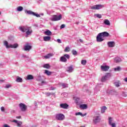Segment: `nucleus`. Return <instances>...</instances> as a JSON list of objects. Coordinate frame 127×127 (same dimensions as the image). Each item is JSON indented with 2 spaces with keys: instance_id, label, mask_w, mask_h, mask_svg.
Listing matches in <instances>:
<instances>
[{
  "instance_id": "423d86ee",
  "label": "nucleus",
  "mask_w": 127,
  "mask_h": 127,
  "mask_svg": "<svg viewBox=\"0 0 127 127\" xmlns=\"http://www.w3.org/2000/svg\"><path fill=\"white\" fill-rule=\"evenodd\" d=\"M62 18V15L60 14L59 16L56 15L52 16V18H50V20L52 21H58L60 20Z\"/></svg>"
},
{
  "instance_id": "f704fd0d",
  "label": "nucleus",
  "mask_w": 127,
  "mask_h": 127,
  "mask_svg": "<svg viewBox=\"0 0 127 127\" xmlns=\"http://www.w3.org/2000/svg\"><path fill=\"white\" fill-rule=\"evenodd\" d=\"M21 125H22V122L21 121H18L17 123V127H21Z\"/></svg>"
},
{
  "instance_id": "4c0bfd02",
  "label": "nucleus",
  "mask_w": 127,
  "mask_h": 127,
  "mask_svg": "<svg viewBox=\"0 0 127 127\" xmlns=\"http://www.w3.org/2000/svg\"><path fill=\"white\" fill-rule=\"evenodd\" d=\"M107 93H108L109 95H114V93H114V91L113 90H111L109 92L107 91Z\"/></svg>"
},
{
  "instance_id": "603ef678",
  "label": "nucleus",
  "mask_w": 127,
  "mask_h": 127,
  "mask_svg": "<svg viewBox=\"0 0 127 127\" xmlns=\"http://www.w3.org/2000/svg\"><path fill=\"white\" fill-rule=\"evenodd\" d=\"M79 42H81V43H83V41L82 39H79Z\"/></svg>"
},
{
  "instance_id": "864d4df0",
  "label": "nucleus",
  "mask_w": 127,
  "mask_h": 127,
  "mask_svg": "<svg viewBox=\"0 0 127 127\" xmlns=\"http://www.w3.org/2000/svg\"><path fill=\"white\" fill-rule=\"evenodd\" d=\"M16 119H21V116L16 117Z\"/></svg>"
},
{
  "instance_id": "2eb2a0df",
  "label": "nucleus",
  "mask_w": 127,
  "mask_h": 127,
  "mask_svg": "<svg viewBox=\"0 0 127 127\" xmlns=\"http://www.w3.org/2000/svg\"><path fill=\"white\" fill-rule=\"evenodd\" d=\"M60 107V108H61V109H64V110H66L68 109V107H69V105H68V104L66 103L61 104Z\"/></svg>"
},
{
  "instance_id": "3c124183",
  "label": "nucleus",
  "mask_w": 127,
  "mask_h": 127,
  "mask_svg": "<svg viewBox=\"0 0 127 127\" xmlns=\"http://www.w3.org/2000/svg\"><path fill=\"white\" fill-rule=\"evenodd\" d=\"M13 123H15L16 124H17V123H18V121L17 120H14L13 121Z\"/></svg>"
},
{
  "instance_id": "393cba45",
  "label": "nucleus",
  "mask_w": 127,
  "mask_h": 127,
  "mask_svg": "<svg viewBox=\"0 0 127 127\" xmlns=\"http://www.w3.org/2000/svg\"><path fill=\"white\" fill-rule=\"evenodd\" d=\"M121 70H122V68L121 67V66H117L114 68V70L115 72L121 71Z\"/></svg>"
},
{
  "instance_id": "bb28decb",
  "label": "nucleus",
  "mask_w": 127,
  "mask_h": 127,
  "mask_svg": "<svg viewBox=\"0 0 127 127\" xmlns=\"http://www.w3.org/2000/svg\"><path fill=\"white\" fill-rule=\"evenodd\" d=\"M16 82H17L18 83L22 82V78H21V77H18L16 79Z\"/></svg>"
},
{
  "instance_id": "4468645a",
  "label": "nucleus",
  "mask_w": 127,
  "mask_h": 127,
  "mask_svg": "<svg viewBox=\"0 0 127 127\" xmlns=\"http://www.w3.org/2000/svg\"><path fill=\"white\" fill-rule=\"evenodd\" d=\"M107 45L108 47H115V45H116V43H115V42L114 41H110L107 43Z\"/></svg>"
},
{
  "instance_id": "e433bc0d",
  "label": "nucleus",
  "mask_w": 127,
  "mask_h": 127,
  "mask_svg": "<svg viewBox=\"0 0 127 127\" xmlns=\"http://www.w3.org/2000/svg\"><path fill=\"white\" fill-rule=\"evenodd\" d=\"M11 87V85L10 84H6L5 86V88L6 89H8L9 88H10Z\"/></svg>"
},
{
  "instance_id": "c756f323",
  "label": "nucleus",
  "mask_w": 127,
  "mask_h": 127,
  "mask_svg": "<svg viewBox=\"0 0 127 127\" xmlns=\"http://www.w3.org/2000/svg\"><path fill=\"white\" fill-rule=\"evenodd\" d=\"M45 74H46V75H47V76H50V75H51V72L49 71V70H45Z\"/></svg>"
},
{
  "instance_id": "c9c22d12",
  "label": "nucleus",
  "mask_w": 127,
  "mask_h": 127,
  "mask_svg": "<svg viewBox=\"0 0 127 127\" xmlns=\"http://www.w3.org/2000/svg\"><path fill=\"white\" fill-rule=\"evenodd\" d=\"M95 15L96 17H98V18H102V15L100 14H96Z\"/></svg>"
},
{
  "instance_id": "a878e982",
  "label": "nucleus",
  "mask_w": 127,
  "mask_h": 127,
  "mask_svg": "<svg viewBox=\"0 0 127 127\" xmlns=\"http://www.w3.org/2000/svg\"><path fill=\"white\" fill-rule=\"evenodd\" d=\"M73 100H74L76 104H78V103H79V101H80V98H79L78 97H74Z\"/></svg>"
},
{
  "instance_id": "1a4fd4ad",
  "label": "nucleus",
  "mask_w": 127,
  "mask_h": 127,
  "mask_svg": "<svg viewBox=\"0 0 127 127\" xmlns=\"http://www.w3.org/2000/svg\"><path fill=\"white\" fill-rule=\"evenodd\" d=\"M93 121L94 124H98L101 122V116H95L93 117Z\"/></svg>"
},
{
  "instance_id": "09e8293b",
  "label": "nucleus",
  "mask_w": 127,
  "mask_h": 127,
  "mask_svg": "<svg viewBox=\"0 0 127 127\" xmlns=\"http://www.w3.org/2000/svg\"><path fill=\"white\" fill-rule=\"evenodd\" d=\"M44 84H47V82L44 81H42V85H44Z\"/></svg>"
},
{
  "instance_id": "5fc2aeb1",
  "label": "nucleus",
  "mask_w": 127,
  "mask_h": 127,
  "mask_svg": "<svg viewBox=\"0 0 127 127\" xmlns=\"http://www.w3.org/2000/svg\"><path fill=\"white\" fill-rule=\"evenodd\" d=\"M124 81H125V82H127V77H126L124 79Z\"/></svg>"
},
{
  "instance_id": "f257e3e1",
  "label": "nucleus",
  "mask_w": 127,
  "mask_h": 127,
  "mask_svg": "<svg viewBox=\"0 0 127 127\" xmlns=\"http://www.w3.org/2000/svg\"><path fill=\"white\" fill-rule=\"evenodd\" d=\"M19 29L22 31V32H25L26 37L30 36L32 34V29L30 27L28 26H21L19 27Z\"/></svg>"
},
{
  "instance_id": "20e7f679",
  "label": "nucleus",
  "mask_w": 127,
  "mask_h": 127,
  "mask_svg": "<svg viewBox=\"0 0 127 127\" xmlns=\"http://www.w3.org/2000/svg\"><path fill=\"white\" fill-rule=\"evenodd\" d=\"M4 45L5 46L6 48H17L18 47V44L15 43L14 44H9L8 45V43L7 41H4Z\"/></svg>"
},
{
  "instance_id": "aec40b11",
  "label": "nucleus",
  "mask_w": 127,
  "mask_h": 127,
  "mask_svg": "<svg viewBox=\"0 0 127 127\" xmlns=\"http://www.w3.org/2000/svg\"><path fill=\"white\" fill-rule=\"evenodd\" d=\"M51 39V37L50 36H45L44 37V41H49Z\"/></svg>"
},
{
  "instance_id": "c03bdc74",
  "label": "nucleus",
  "mask_w": 127,
  "mask_h": 127,
  "mask_svg": "<svg viewBox=\"0 0 127 127\" xmlns=\"http://www.w3.org/2000/svg\"><path fill=\"white\" fill-rule=\"evenodd\" d=\"M65 28V24H62L61 25V27H60V28L61 29H62L63 28Z\"/></svg>"
},
{
  "instance_id": "7ed1b4c3",
  "label": "nucleus",
  "mask_w": 127,
  "mask_h": 127,
  "mask_svg": "<svg viewBox=\"0 0 127 127\" xmlns=\"http://www.w3.org/2000/svg\"><path fill=\"white\" fill-rule=\"evenodd\" d=\"M24 12L26 13V14H28L29 15H33L34 16H36V17H40V15H44V14L43 13H41L40 14H38V13H36L31 10H24Z\"/></svg>"
},
{
  "instance_id": "c85d7f7f",
  "label": "nucleus",
  "mask_w": 127,
  "mask_h": 127,
  "mask_svg": "<svg viewBox=\"0 0 127 127\" xmlns=\"http://www.w3.org/2000/svg\"><path fill=\"white\" fill-rule=\"evenodd\" d=\"M27 80H32L33 79V76L31 74H29L27 76Z\"/></svg>"
},
{
  "instance_id": "a211bd4d",
  "label": "nucleus",
  "mask_w": 127,
  "mask_h": 127,
  "mask_svg": "<svg viewBox=\"0 0 127 127\" xmlns=\"http://www.w3.org/2000/svg\"><path fill=\"white\" fill-rule=\"evenodd\" d=\"M54 56V54L53 53L48 54L47 55L44 56V58H45V59H49L50 57H52V56Z\"/></svg>"
},
{
  "instance_id": "6e6d98bb",
  "label": "nucleus",
  "mask_w": 127,
  "mask_h": 127,
  "mask_svg": "<svg viewBox=\"0 0 127 127\" xmlns=\"http://www.w3.org/2000/svg\"><path fill=\"white\" fill-rule=\"evenodd\" d=\"M14 112H15L14 110H12V111H11V113H14Z\"/></svg>"
},
{
  "instance_id": "4d7b16f0",
  "label": "nucleus",
  "mask_w": 127,
  "mask_h": 127,
  "mask_svg": "<svg viewBox=\"0 0 127 127\" xmlns=\"http://www.w3.org/2000/svg\"><path fill=\"white\" fill-rule=\"evenodd\" d=\"M76 23V24H79V22H77Z\"/></svg>"
},
{
  "instance_id": "ea45409f",
  "label": "nucleus",
  "mask_w": 127,
  "mask_h": 127,
  "mask_svg": "<svg viewBox=\"0 0 127 127\" xmlns=\"http://www.w3.org/2000/svg\"><path fill=\"white\" fill-rule=\"evenodd\" d=\"M77 53H78L75 50H72V54L73 55H77Z\"/></svg>"
},
{
  "instance_id": "6e6552de",
  "label": "nucleus",
  "mask_w": 127,
  "mask_h": 127,
  "mask_svg": "<svg viewBox=\"0 0 127 127\" xmlns=\"http://www.w3.org/2000/svg\"><path fill=\"white\" fill-rule=\"evenodd\" d=\"M56 119L58 121H63L65 120V116L63 114H58L56 115Z\"/></svg>"
},
{
  "instance_id": "8fccbe9b",
  "label": "nucleus",
  "mask_w": 127,
  "mask_h": 127,
  "mask_svg": "<svg viewBox=\"0 0 127 127\" xmlns=\"http://www.w3.org/2000/svg\"><path fill=\"white\" fill-rule=\"evenodd\" d=\"M85 116H87V113H85L84 114H82L81 117H85Z\"/></svg>"
},
{
  "instance_id": "473e14b6",
  "label": "nucleus",
  "mask_w": 127,
  "mask_h": 127,
  "mask_svg": "<svg viewBox=\"0 0 127 127\" xmlns=\"http://www.w3.org/2000/svg\"><path fill=\"white\" fill-rule=\"evenodd\" d=\"M36 80L37 81H41V76H40V75H38L37 76H36Z\"/></svg>"
},
{
  "instance_id": "a19ab883",
  "label": "nucleus",
  "mask_w": 127,
  "mask_h": 127,
  "mask_svg": "<svg viewBox=\"0 0 127 127\" xmlns=\"http://www.w3.org/2000/svg\"><path fill=\"white\" fill-rule=\"evenodd\" d=\"M114 84H115L116 87H117V88H118V87H120V83L115 82Z\"/></svg>"
},
{
  "instance_id": "39448f33",
  "label": "nucleus",
  "mask_w": 127,
  "mask_h": 127,
  "mask_svg": "<svg viewBox=\"0 0 127 127\" xmlns=\"http://www.w3.org/2000/svg\"><path fill=\"white\" fill-rule=\"evenodd\" d=\"M108 124H109V126H110L112 127H117L116 122L114 121V118H113L112 117L108 118Z\"/></svg>"
},
{
  "instance_id": "13d9d810",
  "label": "nucleus",
  "mask_w": 127,
  "mask_h": 127,
  "mask_svg": "<svg viewBox=\"0 0 127 127\" xmlns=\"http://www.w3.org/2000/svg\"><path fill=\"white\" fill-rule=\"evenodd\" d=\"M35 106H37V103H35Z\"/></svg>"
},
{
  "instance_id": "9b49d317",
  "label": "nucleus",
  "mask_w": 127,
  "mask_h": 127,
  "mask_svg": "<svg viewBox=\"0 0 127 127\" xmlns=\"http://www.w3.org/2000/svg\"><path fill=\"white\" fill-rule=\"evenodd\" d=\"M112 76V74L111 73H107L104 76L102 77L101 78V82H106L110 77Z\"/></svg>"
},
{
  "instance_id": "0eeeda50",
  "label": "nucleus",
  "mask_w": 127,
  "mask_h": 127,
  "mask_svg": "<svg viewBox=\"0 0 127 127\" xmlns=\"http://www.w3.org/2000/svg\"><path fill=\"white\" fill-rule=\"evenodd\" d=\"M70 59V56L68 54H65L60 58V61L61 62H67V59Z\"/></svg>"
},
{
  "instance_id": "49530a36",
  "label": "nucleus",
  "mask_w": 127,
  "mask_h": 127,
  "mask_svg": "<svg viewBox=\"0 0 127 127\" xmlns=\"http://www.w3.org/2000/svg\"><path fill=\"white\" fill-rule=\"evenodd\" d=\"M2 127H10V126H9L7 124H4V125H3Z\"/></svg>"
},
{
  "instance_id": "79ce46f5",
  "label": "nucleus",
  "mask_w": 127,
  "mask_h": 127,
  "mask_svg": "<svg viewBox=\"0 0 127 127\" xmlns=\"http://www.w3.org/2000/svg\"><path fill=\"white\" fill-rule=\"evenodd\" d=\"M75 116H81V117H82V113L81 112L76 113Z\"/></svg>"
},
{
  "instance_id": "ddd939ff",
  "label": "nucleus",
  "mask_w": 127,
  "mask_h": 127,
  "mask_svg": "<svg viewBox=\"0 0 127 127\" xmlns=\"http://www.w3.org/2000/svg\"><path fill=\"white\" fill-rule=\"evenodd\" d=\"M103 7H104L103 5L97 4L91 6V9H101V8H103Z\"/></svg>"
},
{
  "instance_id": "f03ea898",
  "label": "nucleus",
  "mask_w": 127,
  "mask_h": 127,
  "mask_svg": "<svg viewBox=\"0 0 127 127\" xmlns=\"http://www.w3.org/2000/svg\"><path fill=\"white\" fill-rule=\"evenodd\" d=\"M110 34L107 32H103L98 34L96 37L97 42H102L104 40V37H108Z\"/></svg>"
},
{
  "instance_id": "412c9836",
  "label": "nucleus",
  "mask_w": 127,
  "mask_h": 127,
  "mask_svg": "<svg viewBox=\"0 0 127 127\" xmlns=\"http://www.w3.org/2000/svg\"><path fill=\"white\" fill-rule=\"evenodd\" d=\"M107 110V107L106 106H103L101 107V114H104L105 113V111Z\"/></svg>"
},
{
  "instance_id": "de8ad7c7",
  "label": "nucleus",
  "mask_w": 127,
  "mask_h": 127,
  "mask_svg": "<svg viewBox=\"0 0 127 127\" xmlns=\"http://www.w3.org/2000/svg\"><path fill=\"white\" fill-rule=\"evenodd\" d=\"M0 109H1V112H4V107H1Z\"/></svg>"
},
{
  "instance_id": "b1692460",
  "label": "nucleus",
  "mask_w": 127,
  "mask_h": 127,
  "mask_svg": "<svg viewBox=\"0 0 127 127\" xmlns=\"http://www.w3.org/2000/svg\"><path fill=\"white\" fill-rule=\"evenodd\" d=\"M22 10H23V7L21 6H19L16 8L17 11H22Z\"/></svg>"
},
{
  "instance_id": "58836bf2",
  "label": "nucleus",
  "mask_w": 127,
  "mask_h": 127,
  "mask_svg": "<svg viewBox=\"0 0 127 127\" xmlns=\"http://www.w3.org/2000/svg\"><path fill=\"white\" fill-rule=\"evenodd\" d=\"M70 49V48L69 47H66L64 49L65 52H69V50Z\"/></svg>"
},
{
  "instance_id": "4be33fe9",
  "label": "nucleus",
  "mask_w": 127,
  "mask_h": 127,
  "mask_svg": "<svg viewBox=\"0 0 127 127\" xmlns=\"http://www.w3.org/2000/svg\"><path fill=\"white\" fill-rule=\"evenodd\" d=\"M104 23L106 25H111V23L110 22V21L108 19H105L104 21Z\"/></svg>"
},
{
  "instance_id": "6ab92c4d",
  "label": "nucleus",
  "mask_w": 127,
  "mask_h": 127,
  "mask_svg": "<svg viewBox=\"0 0 127 127\" xmlns=\"http://www.w3.org/2000/svg\"><path fill=\"white\" fill-rule=\"evenodd\" d=\"M121 61L122 59L119 57H116L114 59V62H115V63H119V62H121Z\"/></svg>"
},
{
  "instance_id": "f3484780",
  "label": "nucleus",
  "mask_w": 127,
  "mask_h": 127,
  "mask_svg": "<svg viewBox=\"0 0 127 127\" xmlns=\"http://www.w3.org/2000/svg\"><path fill=\"white\" fill-rule=\"evenodd\" d=\"M31 46L26 45L24 47V50L25 51H29L31 49Z\"/></svg>"
},
{
  "instance_id": "37998d69",
  "label": "nucleus",
  "mask_w": 127,
  "mask_h": 127,
  "mask_svg": "<svg viewBox=\"0 0 127 127\" xmlns=\"http://www.w3.org/2000/svg\"><path fill=\"white\" fill-rule=\"evenodd\" d=\"M45 95H46V96H47V97H49V96H51V95H52V93H51L50 92H47L45 93Z\"/></svg>"
},
{
  "instance_id": "7c9ffc66",
  "label": "nucleus",
  "mask_w": 127,
  "mask_h": 127,
  "mask_svg": "<svg viewBox=\"0 0 127 127\" xmlns=\"http://www.w3.org/2000/svg\"><path fill=\"white\" fill-rule=\"evenodd\" d=\"M43 67L46 69H49V68H50V65H49V64H44Z\"/></svg>"
},
{
  "instance_id": "f8f14e48",
  "label": "nucleus",
  "mask_w": 127,
  "mask_h": 127,
  "mask_svg": "<svg viewBox=\"0 0 127 127\" xmlns=\"http://www.w3.org/2000/svg\"><path fill=\"white\" fill-rule=\"evenodd\" d=\"M19 107L22 112H25L27 109V106L23 103H20Z\"/></svg>"
},
{
  "instance_id": "bf43d9fd",
  "label": "nucleus",
  "mask_w": 127,
  "mask_h": 127,
  "mask_svg": "<svg viewBox=\"0 0 127 127\" xmlns=\"http://www.w3.org/2000/svg\"><path fill=\"white\" fill-rule=\"evenodd\" d=\"M0 14H1V12H0Z\"/></svg>"
},
{
  "instance_id": "dca6fc26",
  "label": "nucleus",
  "mask_w": 127,
  "mask_h": 127,
  "mask_svg": "<svg viewBox=\"0 0 127 127\" xmlns=\"http://www.w3.org/2000/svg\"><path fill=\"white\" fill-rule=\"evenodd\" d=\"M73 66H68L66 68V71L68 73H72V72H73Z\"/></svg>"
},
{
  "instance_id": "a18cd8bd",
  "label": "nucleus",
  "mask_w": 127,
  "mask_h": 127,
  "mask_svg": "<svg viewBox=\"0 0 127 127\" xmlns=\"http://www.w3.org/2000/svg\"><path fill=\"white\" fill-rule=\"evenodd\" d=\"M57 42L58 43H62V42H61V40L60 39H58L57 40Z\"/></svg>"
},
{
  "instance_id": "72a5a7b5",
  "label": "nucleus",
  "mask_w": 127,
  "mask_h": 127,
  "mask_svg": "<svg viewBox=\"0 0 127 127\" xmlns=\"http://www.w3.org/2000/svg\"><path fill=\"white\" fill-rule=\"evenodd\" d=\"M86 63H87V61H86V60H82L81 61L82 65H86Z\"/></svg>"
},
{
  "instance_id": "2f4dec72",
  "label": "nucleus",
  "mask_w": 127,
  "mask_h": 127,
  "mask_svg": "<svg viewBox=\"0 0 127 127\" xmlns=\"http://www.w3.org/2000/svg\"><path fill=\"white\" fill-rule=\"evenodd\" d=\"M62 86L64 88H68V84L67 83H62Z\"/></svg>"
},
{
  "instance_id": "5701e85b",
  "label": "nucleus",
  "mask_w": 127,
  "mask_h": 127,
  "mask_svg": "<svg viewBox=\"0 0 127 127\" xmlns=\"http://www.w3.org/2000/svg\"><path fill=\"white\" fill-rule=\"evenodd\" d=\"M80 109H83V110H86L87 108H88V106H87V105L86 104H82L80 106Z\"/></svg>"
},
{
  "instance_id": "9d476101",
  "label": "nucleus",
  "mask_w": 127,
  "mask_h": 127,
  "mask_svg": "<svg viewBox=\"0 0 127 127\" xmlns=\"http://www.w3.org/2000/svg\"><path fill=\"white\" fill-rule=\"evenodd\" d=\"M101 69L102 71L107 72V71H108L109 69H110V66L106 65V64H103V65L101 66Z\"/></svg>"
},
{
  "instance_id": "cd10ccee",
  "label": "nucleus",
  "mask_w": 127,
  "mask_h": 127,
  "mask_svg": "<svg viewBox=\"0 0 127 127\" xmlns=\"http://www.w3.org/2000/svg\"><path fill=\"white\" fill-rule=\"evenodd\" d=\"M45 33L46 35L49 36V35H51L52 33L51 32V31H50V30H47V31H45Z\"/></svg>"
}]
</instances>
